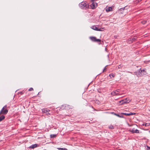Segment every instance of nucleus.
<instances>
[{
  "instance_id": "f257e3e1",
  "label": "nucleus",
  "mask_w": 150,
  "mask_h": 150,
  "mask_svg": "<svg viewBox=\"0 0 150 150\" xmlns=\"http://www.w3.org/2000/svg\"><path fill=\"white\" fill-rule=\"evenodd\" d=\"M80 7L82 8L86 9L88 8L89 5L87 2H82L79 4Z\"/></svg>"
},
{
  "instance_id": "f03ea898",
  "label": "nucleus",
  "mask_w": 150,
  "mask_h": 150,
  "mask_svg": "<svg viewBox=\"0 0 150 150\" xmlns=\"http://www.w3.org/2000/svg\"><path fill=\"white\" fill-rule=\"evenodd\" d=\"M8 110L7 109V105L4 106L0 111V115L1 114H6L8 112Z\"/></svg>"
},
{
  "instance_id": "7ed1b4c3",
  "label": "nucleus",
  "mask_w": 150,
  "mask_h": 150,
  "mask_svg": "<svg viewBox=\"0 0 150 150\" xmlns=\"http://www.w3.org/2000/svg\"><path fill=\"white\" fill-rule=\"evenodd\" d=\"M90 39L92 41L96 42H100L101 40L99 39H97L95 37L92 36L89 37Z\"/></svg>"
},
{
  "instance_id": "20e7f679",
  "label": "nucleus",
  "mask_w": 150,
  "mask_h": 150,
  "mask_svg": "<svg viewBox=\"0 0 150 150\" xmlns=\"http://www.w3.org/2000/svg\"><path fill=\"white\" fill-rule=\"evenodd\" d=\"M130 100L128 98L123 99L121 101H119V103L120 104H123L125 103H129L130 102Z\"/></svg>"
},
{
  "instance_id": "39448f33",
  "label": "nucleus",
  "mask_w": 150,
  "mask_h": 150,
  "mask_svg": "<svg viewBox=\"0 0 150 150\" xmlns=\"http://www.w3.org/2000/svg\"><path fill=\"white\" fill-rule=\"evenodd\" d=\"M92 3L90 5V8L93 9L95 8L97 6V4L95 2L93 1V0H92Z\"/></svg>"
},
{
  "instance_id": "423d86ee",
  "label": "nucleus",
  "mask_w": 150,
  "mask_h": 150,
  "mask_svg": "<svg viewBox=\"0 0 150 150\" xmlns=\"http://www.w3.org/2000/svg\"><path fill=\"white\" fill-rule=\"evenodd\" d=\"M129 131L132 133H139V130H137V129H135L134 128L130 129L129 130Z\"/></svg>"
},
{
  "instance_id": "0eeeda50",
  "label": "nucleus",
  "mask_w": 150,
  "mask_h": 150,
  "mask_svg": "<svg viewBox=\"0 0 150 150\" xmlns=\"http://www.w3.org/2000/svg\"><path fill=\"white\" fill-rule=\"evenodd\" d=\"M119 93V91L118 89L113 91L111 93V94L113 96L117 95Z\"/></svg>"
},
{
  "instance_id": "6e6552de",
  "label": "nucleus",
  "mask_w": 150,
  "mask_h": 150,
  "mask_svg": "<svg viewBox=\"0 0 150 150\" xmlns=\"http://www.w3.org/2000/svg\"><path fill=\"white\" fill-rule=\"evenodd\" d=\"M38 146V145L37 144H34L32 145L31 146L29 147L30 149H33L37 147Z\"/></svg>"
},
{
  "instance_id": "1a4fd4ad",
  "label": "nucleus",
  "mask_w": 150,
  "mask_h": 150,
  "mask_svg": "<svg viewBox=\"0 0 150 150\" xmlns=\"http://www.w3.org/2000/svg\"><path fill=\"white\" fill-rule=\"evenodd\" d=\"M105 10L107 12L112 11V8L111 7H109L108 8H106Z\"/></svg>"
},
{
  "instance_id": "9d476101",
  "label": "nucleus",
  "mask_w": 150,
  "mask_h": 150,
  "mask_svg": "<svg viewBox=\"0 0 150 150\" xmlns=\"http://www.w3.org/2000/svg\"><path fill=\"white\" fill-rule=\"evenodd\" d=\"M91 28L94 30L98 31V28H97L96 26H93L91 27Z\"/></svg>"
},
{
  "instance_id": "9b49d317",
  "label": "nucleus",
  "mask_w": 150,
  "mask_h": 150,
  "mask_svg": "<svg viewBox=\"0 0 150 150\" xmlns=\"http://www.w3.org/2000/svg\"><path fill=\"white\" fill-rule=\"evenodd\" d=\"M5 117L4 115H2L0 117V122L4 120L5 119Z\"/></svg>"
},
{
  "instance_id": "f8f14e48",
  "label": "nucleus",
  "mask_w": 150,
  "mask_h": 150,
  "mask_svg": "<svg viewBox=\"0 0 150 150\" xmlns=\"http://www.w3.org/2000/svg\"><path fill=\"white\" fill-rule=\"evenodd\" d=\"M104 30V28H98V31H103Z\"/></svg>"
},
{
  "instance_id": "ddd939ff",
  "label": "nucleus",
  "mask_w": 150,
  "mask_h": 150,
  "mask_svg": "<svg viewBox=\"0 0 150 150\" xmlns=\"http://www.w3.org/2000/svg\"><path fill=\"white\" fill-rule=\"evenodd\" d=\"M50 110L48 109H45L43 110V112L45 113H47Z\"/></svg>"
},
{
  "instance_id": "4468645a",
  "label": "nucleus",
  "mask_w": 150,
  "mask_h": 150,
  "mask_svg": "<svg viewBox=\"0 0 150 150\" xmlns=\"http://www.w3.org/2000/svg\"><path fill=\"white\" fill-rule=\"evenodd\" d=\"M108 128L110 129H113L114 128V127L112 125H110L109 126Z\"/></svg>"
},
{
  "instance_id": "2eb2a0df",
  "label": "nucleus",
  "mask_w": 150,
  "mask_h": 150,
  "mask_svg": "<svg viewBox=\"0 0 150 150\" xmlns=\"http://www.w3.org/2000/svg\"><path fill=\"white\" fill-rule=\"evenodd\" d=\"M114 75L113 74H111L109 75V76L111 79L113 78L114 77Z\"/></svg>"
},
{
  "instance_id": "dca6fc26",
  "label": "nucleus",
  "mask_w": 150,
  "mask_h": 150,
  "mask_svg": "<svg viewBox=\"0 0 150 150\" xmlns=\"http://www.w3.org/2000/svg\"><path fill=\"white\" fill-rule=\"evenodd\" d=\"M144 70H143V71H141V75H143L144 74H146V72L144 73Z\"/></svg>"
},
{
  "instance_id": "f3484780",
  "label": "nucleus",
  "mask_w": 150,
  "mask_h": 150,
  "mask_svg": "<svg viewBox=\"0 0 150 150\" xmlns=\"http://www.w3.org/2000/svg\"><path fill=\"white\" fill-rule=\"evenodd\" d=\"M51 137V138H54L56 137V135L55 134H51L50 135Z\"/></svg>"
},
{
  "instance_id": "a211bd4d",
  "label": "nucleus",
  "mask_w": 150,
  "mask_h": 150,
  "mask_svg": "<svg viewBox=\"0 0 150 150\" xmlns=\"http://www.w3.org/2000/svg\"><path fill=\"white\" fill-rule=\"evenodd\" d=\"M58 149H59V150H67V149L65 148H58Z\"/></svg>"
},
{
  "instance_id": "6ab92c4d",
  "label": "nucleus",
  "mask_w": 150,
  "mask_h": 150,
  "mask_svg": "<svg viewBox=\"0 0 150 150\" xmlns=\"http://www.w3.org/2000/svg\"><path fill=\"white\" fill-rule=\"evenodd\" d=\"M129 115H134L136 114V113H133V112H130L129 113Z\"/></svg>"
},
{
  "instance_id": "aec40b11",
  "label": "nucleus",
  "mask_w": 150,
  "mask_h": 150,
  "mask_svg": "<svg viewBox=\"0 0 150 150\" xmlns=\"http://www.w3.org/2000/svg\"><path fill=\"white\" fill-rule=\"evenodd\" d=\"M146 21H143L142 22V24H145L146 23Z\"/></svg>"
},
{
  "instance_id": "412c9836",
  "label": "nucleus",
  "mask_w": 150,
  "mask_h": 150,
  "mask_svg": "<svg viewBox=\"0 0 150 150\" xmlns=\"http://www.w3.org/2000/svg\"><path fill=\"white\" fill-rule=\"evenodd\" d=\"M123 114L125 115L129 116V113H124Z\"/></svg>"
},
{
  "instance_id": "4be33fe9",
  "label": "nucleus",
  "mask_w": 150,
  "mask_h": 150,
  "mask_svg": "<svg viewBox=\"0 0 150 150\" xmlns=\"http://www.w3.org/2000/svg\"><path fill=\"white\" fill-rule=\"evenodd\" d=\"M33 90V89L32 88H30L28 89V91H31Z\"/></svg>"
},
{
  "instance_id": "5701e85b",
  "label": "nucleus",
  "mask_w": 150,
  "mask_h": 150,
  "mask_svg": "<svg viewBox=\"0 0 150 150\" xmlns=\"http://www.w3.org/2000/svg\"><path fill=\"white\" fill-rule=\"evenodd\" d=\"M143 125H145V126H148L149 125V124H148V123H146L145 124H143Z\"/></svg>"
},
{
  "instance_id": "b1692460",
  "label": "nucleus",
  "mask_w": 150,
  "mask_h": 150,
  "mask_svg": "<svg viewBox=\"0 0 150 150\" xmlns=\"http://www.w3.org/2000/svg\"><path fill=\"white\" fill-rule=\"evenodd\" d=\"M106 67H105L104 69L103 70V72H105V69H106Z\"/></svg>"
},
{
  "instance_id": "393cba45",
  "label": "nucleus",
  "mask_w": 150,
  "mask_h": 150,
  "mask_svg": "<svg viewBox=\"0 0 150 150\" xmlns=\"http://www.w3.org/2000/svg\"><path fill=\"white\" fill-rule=\"evenodd\" d=\"M125 8H122L120 9L121 11H122V10H124Z\"/></svg>"
},
{
  "instance_id": "a878e982",
  "label": "nucleus",
  "mask_w": 150,
  "mask_h": 150,
  "mask_svg": "<svg viewBox=\"0 0 150 150\" xmlns=\"http://www.w3.org/2000/svg\"><path fill=\"white\" fill-rule=\"evenodd\" d=\"M147 149H149L150 148V147L149 146H147Z\"/></svg>"
},
{
  "instance_id": "bb28decb",
  "label": "nucleus",
  "mask_w": 150,
  "mask_h": 150,
  "mask_svg": "<svg viewBox=\"0 0 150 150\" xmlns=\"http://www.w3.org/2000/svg\"><path fill=\"white\" fill-rule=\"evenodd\" d=\"M46 114L47 115H50V113H49V112H47V113H46Z\"/></svg>"
},
{
  "instance_id": "cd10ccee",
  "label": "nucleus",
  "mask_w": 150,
  "mask_h": 150,
  "mask_svg": "<svg viewBox=\"0 0 150 150\" xmlns=\"http://www.w3.org/2000/svg\"><path fill=\"white\" fill-rule=\"evenodd\" d=\"M20 93H21V94H23L22 92H21Z\"/></svg>"
},
{
  "instance_id": "c85d7f7f",
  "label": "nucleus",
  "mask_w": 150,
  "mask_h": 150,
  "mask_svg": "<svg viewBox=\"0 0 150 150\" xmlns=\"http://www.w3.org/2000/svg\"><path fill=\"white\" fill-rule=\"evenodd\" d=\"M149 111H150V110H149Z\"/></svg>"
}]
</instances>
